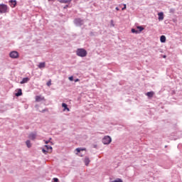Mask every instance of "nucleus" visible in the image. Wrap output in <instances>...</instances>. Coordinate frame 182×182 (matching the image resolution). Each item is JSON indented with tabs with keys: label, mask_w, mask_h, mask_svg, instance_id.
Returning <instances> with one entry per match:
<instances>
[{
	"label": "nucleus",
	"mask_w": 182,
	"mask_h": 182,
	"mask_svg": "<svg viewBox=\"0 0 182 182\" xmlns=\"http://www.w3.org/2000/svg\"><path fill=\"white\" fill-rule=\"evenodd\" d=\"M9 56L11 59H18L19 58V53L17 51H11L9 53Z\"/></svg>",
	"instance_id": "obj_4"
},
{
	"label": "nucleus",
	"mask_w": 182,
	"mask_h": 182,
	"mask_svg": "<svg viewBox=\"0 0 182 182\" xmlns=\"http://www.w3.org/2000/svg\"><path fill=\"white\" fill-rule=\"evenodd\" d=\"M136 28L137 29H139L138 31L139 33H140V32H142V31H144V28H143V26H138Z\"/></svg>",
	"instance_id": "obj_18"
},
{
	"label": "nucleus",
	"mask_w": 182,
	"mask_h": 182,
	"mask_svg": "<svg viewBox=\"0 0 182 182\" xmlns=\"http://www.w3.org/2000/svg\"><path fill=\"white\" fill-rule=\"evenodd\" d=\"M116 11H119V7L115 8Z\"/></svg>",
	"instance_id": "obj_32"
},
{
	"label": "nucleus",
	"mask_w": 182,
	"mask_h": 182,
	"mask_svg": "<svg viewBox=\"0 0 182 182\" xmlns=\"http://www.w3.org/2000/svg\"><path fill=\"white\" fill-rule=\"evenodd\" d=\"M49 2H55V0H48Z\"/></svg>",
	"instance_id": "obj_30"
},
{
	"label": "nucleus",
	"mask_w": 182,
	"mask_h": 182,
	"mask_svg": "<svg viewBox=\"0 0 182 182\" xmlns=\"http://www.w3.org/2000/svg\"><path fill=\"white\" fill-rule=\"evenodd\" d=\"M53 182H59V179H58L57 178H54Z\"/></svg>",
	"instance_id": "obj_27"
},
{
	"label": "nucleus",
	"mask_w": 182,
	"mask_h": 182,
	"mask_svg": "<svg viewBox=\"0 0 182 182\" xmlns=\"http://www.w3.org/2000/svg\"><path fill=\"white\" fill-rule=\"evenodd\" d=\"M45 147H46V150L48 151V152L52 151V146H50L49 145H46Z\"/></svg>",
	"instance_id": "obj_20"
},
{
	"label": "nucleus",
	"mask_w": 182,
	"mask_h": 182,
	"mask_svg": "<svg viewBox=\"0 0 182 182\" xmlns=\"http://www.w3.org/2000/svg\"><path fill=\"white\" fill-rule=\"evenodd\" d=\"M8 11V6L6 4H0V14H6Z\"/></svg>",
	"instance_id": "obj_2"
},
{
	"label": "nucleus",
	"mask_w": 182,
	"mask_h": 182,
	"mask_svg": "<svg viewBox=\"0 0 182 182\" xmlns=\"http://www.w3.org/2000/svg\"><path fill=\"white\" fill-rule=\"evenodd\" d=\"M38 66L39 69H44V68L46 66V64L45 63V62H43L40 63Z\"/></svg>",
	"instance_id": "obj_11"
},
{
	"label": "nucleus",
	"mask_w": 182,
	"mask_h": 182,
	"mask_svg": "<svg viewBox=\"0 0 182 182\" xmlns=\"http://www.w3.org/2000/svg\"><path fill=\"white\" fill-rule=\"evenodd\" d=\"M84 163L85 166H89V163H90V160L89 159L88 157L85 158Z\"/></svg>",
	"instance_id": "obj_15"
},
{
	"label": "nucleus",
	"mask_w": 182,
	"mask_h": 182,
	"mask_svg": "<svg viewBox=\"0 0 182 182\" xmlns=\"http://www.w3.org/2000/svg\"><path fill=\"white\" fill-rule=\"evenodd\" d=\"M16 96H17V97H19V96H22V90L21 89L18 90V92L16 93Z\"/></svg>",
	"instance_id": "obj_16"
},
{
	"label": "nucleus",
	"mask_w": 182,
	"mask_h": 182,
	"mask_svg": "<svg viewBox=\"0 0 182 182\" xmlns=\"http://www.w3.org/2000/svg\"><path fill=\"white\" fill-rule=\"evenodd\" d=\"M43 153H44V154H46V153H49L47 149H42Z\"/></svg>",
	"instance_id": "obj_24"
},
{
	"label": "nucleus",
	"mask_w": 182,
	"mask_h": 182,
	"mask_svg": "<svg viewBox=\"0 0 182 182\" xmlns=\"http://www.w3.org/2000/svg\"><path fill=\"white\" fill-rule=\"evenodd\" d=\"M45 98L41 96H36V102H42Z\"/></svg>",
	"instance_id": "obj_14"
},
{
	"label": "nucleus",
	"mask_w": 182,
	"mask_h": 182,
	"mask_svg": "<svg viewBox=\"0 0 182 182\" xmlns=\"http://www.w3.org/2000/svg\"><path fill=\"white\" fill-rule=\"evenodd\" d=\"M75 82H79V79H76V80H75Z\"/></svg>",
	"instance_id": "obj_31"
},
{
	"label": "nucleus",
	"mask_w": 182,
	"mask_h": 182,
	"mask_svg": "<svg viewBox=\"0 0 182 182\" xmlns=\"http://www.w3.org/2000/svg\"><path fill=\"white\" fill-rule=\"evenodd\" d=\"M160 41L161 43H166V36H161Z\"/></svg>",
	"instance_id": "obj_13"
},
{
	"label": "nucleus",
	"mask_w": 182,
	"mask_h": 182,
	"mask_svg": "<svg viewBox=\"0 0 182 182\" xmlns=\"http://www.w3.org/2000/svg\"><path fill=\"white\" fill-rule=\"evenodd\" d=\"M111 25H112V26H114V24H113V20H111Z\"/></svg>",
	"instance_id": "obj_29"
},
{
	"label": "nucleus",
	"mask_w": 182,
	"mask_h": 182,
	"mask_svg": "<svg viewBox=\"0 0 182 182\" xmlns=\"http://www.w3.org/2000/svg\"><path fill=\"white\" fill-rule=\"evenodd\" d=\"M74 23L76 25V26H82V25L85 23V21L81 18H75L74 20Z\"/></svg>",
	"instance_id": "obj_5"
},
{
	"label": "nucleus",
	"mask_w": 182,
	"mask_h": 182,
	"mask_svg": "<svg viewBox=\"0 0 182 182\" xmlns=\"http://www.w3.org/2000/svg\"><path fill=\"white\" fill-rule=\"evenodd\" d=\"M62 107H63V112L68 110V112H70V109H69V108L68 107V104L66 103H63L62 104Z\"/></svg>",
	"instance_id": "obj_10"
},
{
	"label": "nucleus",
	"mask_w": 182,
	"mask_h": 182,
	"mask_svg": "<svg viewBox=\"0 0 182 182\" xmlns=\"http://www.w3.org/2000/svg\"><path fill=\"white\" fill-rule=\"evenodd\" d=\"M164 58H166V55H164Z\"/></svg>",
	"instance_id": "obj_34"
},
{
	"label": "nucleus",
	"mask_w": 182,
	"mask_h": 182,
	"mask_svg": "<svg viewBox=\"0 0 182 182\" xmlns=\"http://www.w3.org/2000/svg\"><path fill=\"white\" fill-rule=\"evenodd\" d=\"M111 182H123V181H122V179H120V178H118V179L112 181Z\"/></svg>",
	"instance_id": "obj_23"
},
{
	"label": "nucleus",
	"mask_w": 182,
	"mask_h": 182,
	"mask_svg": "<svg viewBox=\"0 0 182 182\" xmlns=\"http://www.w3.org/2000/svg\"><path fill=\"white\" fill-rule=\"evenodd\" d=\"M62 4H68V2H71L72 0H59Z\"/></svg>",
	"instance_id": "obj_21"
},
{
	"label": "nucleus",
	"mask_w": 182,
	"mask_h": 182,
	"mask_svg": "<svg viewBox=\"0 0 182 182\" xmlns=\"http://www.w3.org/2000/svg\"><path fill=\"white\" fill-rule=\"evenodd\" d=\"M126 9V4H124V7L122 8V11H124Z\"/></svg>",
	"instance_id": "obj_28"
},
{
	"label": "nucleus",
	"mask_w": 182,
	"mask_h": 182,
	"mask_svg": "<svg viewBox=\"0 0 182 182\" xmlns=\"http://www.w3.org/2000/svg\"><path fill=\"white\" fill-rule=\"evenodd\" d=\"M85 150H86V149L85 148H77L75 149V151H77L76 154H77L78 153H80L81 151H85Z\"/></svg>",
	"instance_id": "obj_12"
},
{
	"label": "nucleus",
	"mask_w": 182,
	"mask_h": 182,
	"mask_svg": "<svg viewBox=\"0 0 182 182\" xmlns=\"http://www.w3.org/2000/svg\"><path fill=\"white\" fill-rule=\"evenodd\" d=\"M102 143L103 144H110L112 143V138L109 136H105L102 139Z\"/></svg>",
	"instance_id": "obj_3"
},
{
	"label": "nucleus",
	"mask_w": 182,
	"mask_h": 182,
	"mask_svg": "<svg viewBox=\"0 0 182 182\" xmlns=\"http://www.w3.org/2000/svg\"><path fill=\"white\" fill-rule=\"evenodd\" d=\"M146 96H148V97H153V96H154V92H148L146 93Z\"/></svg>",
	"instance_id": "obj_17"
},
{
	"label": "nucleus",
	"mask_w": 182,
	"mask_h": 182,
	"mask_svg": "<svg viewBox=\"0 0 182 182\" xmlns=\"http://www.w3.org/2000/svg\"><path fill=\"white\" fill-rule=\"evenodd\" d=\"M31 80L29 77H24L23 80L20 82L21 85H23L25 83H28V81Z\"/></svg>",
	"instance_id": "obj_9"
},
{
	"label": "nucleus",
	"mask_w": 182,
	"mask_h": 182,
	"mask_svg": "<svg viewBox=\"0 0 182 182\" xmlns=\"http://www.w3.org/2000/svg\"><path fill=\"white\" fill-rule=\"evenodd\" d=\"M77 55L80 58H85L87 56V51L83 48H78L76 51Z\"/></svg>",
	"instance_id": "obj_1"
},
{
	"label": "nucleus",
	"mask_w": 182,
	"mask_h": 182,
	"mask_svg": "<svg viewBox=\"0 0 182 182\" xmlns=\"http://www.w3.org/2000/svg\"><path fill=\"white\" fill-rule=\"evenodd\" d=\"M26 144L27 147H28V149L32 147V144H31V141H29V140H27L26 141Z\"/></svg>",
	"instance_id": "obj_19"
},
{
	"label": "nucleus",
	"mask_w": 182,
	"mask_h": 182,
	"mask_svg": "<svg viewBox=\"0 0 182 182\" xmlns=\"http://www.w3.org/2000/svg\"><path fill=\"white\" fill-rule=\"evenodd\" d=\"M132 33H139V31H137V30H136V29H134V28H132Z\"/></svg>",
	"instance_id": "obj_22"
},
{
	"label": "nucleus",
	"mask_w": 182,
	"mask_h": 182,
	"mask_svg": "<svg viewBox=\"0 0 182 182\" xmlns=\"http://www.w3.org/2000/svg\"><path fill=\"white\" fill-rule=\"evenodd\" d=\"M68 79L70 82H73V76L69 77Z\"/></svg>",
	"instance_id": "obj_25"
},
{
	"label": "nucleus",
	"mask_w": 182,
	"mask_h": 182,
	"mask_svg": "<svg viewBox=\"0 0 182 182\" xmlns=\"http://www.w3.org/2000/svg\"><path fill=\"white\" fill-rule=\"evenodd\" d=\"M158 19L159 21H163L164 19V13L163 12H159L158 13Z\"/></svg>",
	"instance_id": "obj_7"
},
{
	"label": "nucleus",
	"mask_w": 182,
	"mask_h": 182,
	"mask_svg": "<svg viewBox=\"0 0 182 182\" xmlns=\"http://www.w3.org/2000/svg\"><path fill=\"white\" fill-rule=\"evenodd\" d=\"M49 143V141H46V144H48Z\"/></svg>",
	"instance_id": "obj_33"
},
{
	"label": "nucleus",
	"mask_w": 182,
	"mask_h": 182,
	"mask_svg": "<svg viewBox=\"0 0 182 182\" xmlns=\"http://www.w3.org/2000/svg\"><path fill=\"white\" fill-rule=\"evenodd\" d=\"M9 4L11 6V8H15L16 6V0H10Z\"/></svg>",
	"instance_id": "obj_8"
},
{
	"label": "nucleus",
	"mask_w": 182,
	"mask_h": 182,
	"mask_svg": "<svg viewBox=\"0 0 182 182\" xmlns=\"http://www.w3.org/2000/svg\"><path fill=\"white\" fill-rule=\"evenodd\" d=\"M51 85H52V82L50 80L47 82V86H50Z\"/></svg>",
	"instance_id": "obj_26"
},
{
	"label": "nucleus",
	"mask_w": 182,
	"mask_h": 182,
	"mask_svg": "<svg viewBox=\"0 0 182 182\" xmlns=\"http://www.w3.org/2000/svg\"><path fill=\"white\" fill-rule=\"evenodd\" d=\"M28 139H30V140H35V139H36V133H35V132H31V133L28 135Z\"/></svg>",
	"instance_id": "obj_6"
}]
</instances>
